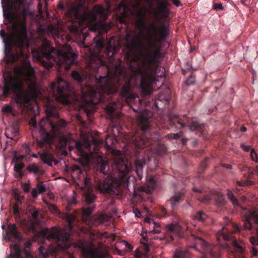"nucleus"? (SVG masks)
I'll return each instance as SVG.
<instances>
[{"label": "nucleus", "instance_id": "1", "mask_svg": "<svg viewBox=\"0 0 258 258\" xmlns=\"http://www.w3.org/2000/svg\"><path fill=\"white\" fill-rule=\"evenodd\" d=\"M95 48L90 51V59L87 64L89 74L74 70L72 78L78 83H82L87 79L93 77L95 87L86 85L81 87V98L83 107L88 115L93 113L95 109H89L87 106H94L99 102H104V94L109 95L116 93L117 87L114 84L115 80L119 76L123 77L124 72L120 64H117L113 57L117 49L103 36L94 38Z\"/></svg>", "mask_w": 258, "mask_h": 258}, {"label": "nucleus", "instance_id": "2", "mask_svg": "<svg viewBox=\"0 0 258 258\" xmlns=\"http://www.w3.org/2000/svg\"><path fill=\"white\" fill-rule=\"evenodd\" d=\"M147 30L148 47L140 40L134 44L142 59L137 73L141 76L139 89L143 97L150 95L153 92V85L157 80L159 59L162 57L161 43L165 42L169 35V27L165 24H162L158 28L155 23L151 22Z\"/></svg>", "mask_w": 258, "mask_h": 258}, {"label": "nucleus", "instance_id": "3", "mask_svg": "<svg viewBox=\"0 0 258 258\" xmlns=\"http://www.w3.org/2000/svg\"><path fill=\"white\" fill-rule=\"evenodd\" d=\"M59 108L48 100L45 105V111L48 118V121L50 125L53 134H51L44 131L40 139H36V144L40 148L48 149L51 148L55 136L59 137V144L62 148H66L68 146L70 151L76 149L78 154L82 157H87L91 153V146L93 144L94 148H97L103 144V140L93 138L92 140L85 139L83 141L75 142V146L70 145L72 141L70 137H66L62 134V131L65 128L67 122L63 119L53 121L52 119H58Z\"/></svg>", "mask_w": 258, "mask_h": 258}, {"label": "nucleus", "instance_id": "4", "mask_svg": "<svg viewBox=\"0 0 258 258\" xmlns=\"http://www.w3.org/2000/svg\"><path fill=\"white\" fill-rule=\"evenodd\" d=\"M115 139L114 137L107 135L105 138V146L113 156L112 168L117 172V176H113L109 170V166L107 161L102 159L98 162L97 170L104 176L106 175L103 181L95 179L97 189L102 193L111 194L115 192L121 188L128 186V174L131 170V167L128 165L127 161L121 156L120 151L113 149L111 145L114 143Z\"/></svg>", "mask_w": 258, "mask_h": 258}, {"label": "nucleus", "instance_id": "5", "mask_svg": "<svg viewBox=\"0 0 258 258\" xmlns=\"http://www.w3.org/2000/svg\"><path fill=\"white\" fill-rule=\"evenodd\" d=\"M22 2L23 0H7L6 4L3 6L4 18L12 24L16 31L7 35L5 30H0V36L3 39L5 45L8 49L7 61L9 63H13L24 56L23 49L27 39V29L25 25L23 24L17 29L16 22V12Z\"/></svg>", "mask_w": 258, "mask_h": 258}, {"label": "nucleus", "instance_id": "6", "mask_svg": "<svg viewBox=\"0 0 258 258\" xmlns=\"http://www.w3.org/2000/svg\"><path fill=\"white\" fill-rule=\"evenodd\" d=\"M37 61L46 69L56 66L58 72L62 69L68 71L70 66L75 63L77 55L72 52L71 47L67 44L62 46V50H57L52 46V42L43 39L41 46L32 50Z\"/></svg>", "mask_w": 258, "mask_h": 258}, {"label": "nucleus", "instance_id": "7", "mask_svg": "<svg viewBox=\"0 0 258 258\" xmlns=\"http://www.w3.org/2000/svg\"><path fill=\"white\" fill-rule=\"evenodd\" d=\"M40 234L44 238L49 241L52 240L55 243V246L49 244L47 248L43 246L39 248V253L44 258H46L49 255L56 254L60 250L68 249L71 246L69 233L62 232L55 227L51 229H43Z\"/></svg>", "mask_w": 258, "mask_h": 258}, {"label": "nucleus", "instance_id": "8", "mask_svg": "<svg viewBox=\"0 0 258 258\" xmlns=\"http://www.w3.org/2000/svg\"><path fill=\"white\" fill-rule=\"evenodd\" d=\"M143 112L137 117V124L141 128V135H137L132 138V140L135 145L139 148H144L153 145L158 140V135L155 132H151L150 114Z\"/></svg>", "mask_w": 258, "mask_h": 258}, {"label": "nucleus", "instance_id": "9", "mask_svg": "<svg viewBox=\"0 0 258 258\" xmlns=\"http://www.w3.org/2000/svg\"><path fill=\"white\" fill-rule=\"evenodd\" d=\"M240 232L239 227L232 222L229 221L216 234V238L219 243L221 240L230 241L232 247L229 251V254L234 258H244L243 247L232 236L233 233Z\"/></svg>", "mask_w": 258, "mask_h": 258}, {"label": "nucleus", "instance_id": "10", "mask_svg": "<svg viewBox=\"0 0 258 258\" xmlns=\"http://www.w3.org/2000/svg\"><path fill=\"white\" fill-rule=\"evenodd\" d=\"M72 174L76 176L79 179L84 182L83 197L88 207L83 208V214L84 216L89 217L92 213L94 206L92 205L95 199L96 196L93 194V188L89 184V179L87 177V173L84 167H81L79 165H74L72 167Z\"/></svg>", "mask_w": 258, "mask_h": 258}, {"label": "nucleus", "instance_id": "11", "mask_svg": "<svg viewBox=\"0 0 258 258\" xmlns=\"http://www.w3.org/2000/svg\"><path fill=\"white\" fill-rule=\"evenodd\" d=\"M23 82L18 77H13L10 74L8 80L4 78V87L3 95L5 97H8L11 92L16 95V102L22 107H25L29 104L30 100L28 96L23 92Z\"/></svg>", "mask_w": 258, "mask_h": 258}, {"label": "nucleus", "instance_id": "12", "mask_svg": "<svg viewBox=\"0 0 258 258\" xmlns=\"http://www.w3.org/2000/svg\"><path fill=\"white\" fill-rule=\"evenodd\" d=\"M50 90L54 99L63 104H70V98L74 92L70 84L61 78H58L56 82L51 83Z\"/></svg>", "mask_w": 258, "mask_h": 258}, {"label": "nucleus", "instance_id": "13", "mask_svg": "<svg viewBox=\"0 0 258 258\" xmlns=\"http://www.w3.org/2000/svg\"><path fill=\"white\" fill-rule=\"evenodd\" d=\"M243 226L245 229L251 230L255 229L256 234V237H251L250 241L252 245H258V227H254L252 226V222L258 225V211L248 210L246 212L244 217ZM252 258H258V249L255 247H252L250 250Z\"/></svg>", "mask_w": 258, "mask_h": 258}, {"label": "nucleus", "instance_id": "14", "mask_svg": "<svg viewBox=\"0 0 258 258\" xmlns=\"http://www.w3.org/2000/svg\"><path fill=\"white\" fill-rule=\"evenodd\" d=\"M58 8L62 11L66 10V15L70 18L80 20L83 18L82 12L85 8V1L74 0V2L69 3L67 8L62 3H59Z\"/></svg>", "mask_w": 258, "mask_h": 258}, {"label": "nucleus", "instance_id": "15", "mask_svg": "<svg viewBox=\"0 0 258 258\" xmlns=\"http://www.w3.org/2000/svg\"><path fill=\"white\" fill-rule=\"evenodd\" d=\"M170 123L178 128L187 126L190 130L198 131L201 134H203L206 129V125L204 124L200 123L199 122L189 118L186 115H183L182 117L175 116L174 118L170 120Z\"/></svg>", "mask_w": 258, "mask_h": 258}, {"label": "nucleus", "instance_id": "16", "mask_svg": "<svg viewBox=\"0 0 258 258\" xmlns=\"http://www.w3.org/2000/svg\"><path fill=\"white\" fill-rule=\"evenodd\" d=\"M189 239L194 243V245L190 246L191 247L197 249L202 253L209 254L213 257L217 256L218 248L216 246H213L207 242L202 238L200 234L196 235L192 234Z\"/></svg>", "mask_w": 258, "mask_h": 258}, {"label": "nucleus", "instance_id": "17", "mask_svg": "<svg viewBox=\"0 0 258 258\" xmlns=\"http://www.w3.org/2000/svg\"><path fill=\"white\" fill-rule=\"evenodd\" d=\"M120 96L122 101L126 103L132 102L137 98V95L132 90L131 84L129 80L126 81L122 86Z\"/></svg>", "mask_w": 258, "mask_h": 258}, {"label": "nucleus", "instance_id": "18", "mask_svg": "<svg viewBox=\"0 0 258 258\" xmlns=\"http://www.w3.org/2000/svg\"><path fill=\"white\" fill-rule=\"evenodd\" d=\"M185 196V192L183 190L179 191L175 193L169 200L167 201V204H169L172 209V213L173 214V211L177 207L179 204L182 202Z\"/></svg>", "mask_w": 258, "mask_h": 258}, {"label": "nucleus", "instance_id": "19", "mask_svg": "<svg viewBox=\"0 0 258 258\" xmlns=\"http://www.w3.org/2000/svg\"><path fill=\"white\" fill-rule=\"evenodd\" d=\"M170 90L167 88L163 92L160 93L156 97L155 101V105L157 108L161 106L162 104L164 105H167L170 102Z\"/></svg>", "mask_w": 258, "mask_h": 258}, {"label": "nucleus", "instance_id": "20", "mask_svg": "<svg viewBox=\"0 0 258 258\" xmlns=\"http://www.w3.org/2000/svg\"><path fill=\"white\" fill-rule=\"evenodd\" d=\"M11 248L12 252L10 258H30L31 257V254L28 250H21L17 244L14 245L13 247Z\"/></svg>", "mask_w": 258, "mask_h": 258}, {"label": "nucleus", "instance_id": "21", "mask_svg": "<svg viewBox=\"0 0 258 258\" xmlns=\"http://www.w3.org/2000/svg\"><path fill=\"white\" fill-rule=\"evenodd\" d=\"M157 5V10L158 13L163 18H167L169 14V10L168 7L170 6V4L168 0H155Z\"/></svg>", "mask_w": 258, "mask_h": 258}, {"label": "nucleus", "instance_id": "22", "mask_svg": "<svg viewBox=\"0 0 258 258\" xmlns=\"http://www.w3.org/2000/svg\"><path fill=\"white\" fill-rule=\"evenodd\" d=\"M167 232L170 236V241L174 240V236H181L182 228L178 224H171L167 227Z\"/></svg>", "mask_w": 258, "mask_h": 258}, {"label": "nucleus", "instance_id": "23", "mask_svg": "<svg viewBox=\"0 0 258 258\" xmlns=\"http://www.w3.org/2000/svg\"><path fill=\"white\" fill-rule=\"evenodd\" d=\"M84 253L87 258H104V252L97 248L86 249Z\"/></svg>", "mask_w": 258, "mask_h": 258}, {"label": "nucleus", "instance_id": "24", "mask_svg": "<svg viewBox=\"0 0 258 258\" xmlns=\"http://www.w3.org/2000/svg\"><path fill=\"white\" fill-rule=\"evenodd\" d=\"M26 81L27 83L28 84V90L30 94L33 97H37L39 93V90L36 85V82L30 79H28Z\"/></svg>", "mask_w": 258, "mask_h": 258}, {"label": "nucleus", "instance_id": "25", "mask_svg": "<svg viewBox=\"0 0 258 258\" xmlns=\"http://www.w3.org/2000/svg\"><path fill=\"white\" fill-rule=\"evenodd\" d=\"M77 214L75 211L73 213H69V211L64 214L63 218L67 221L69 229L72 230L73 228V223L76 221Z\"/></svg>", "mask_w": 258, "mask_h": 258}, {"label": "nucleus", "instance_id": "26", "mask_svg": "<svg viewBox=\"0 0 258 258\" xmlns=\"http://www.w3.org/2000/svg\"><path fill=\"white\" fill-rule=\"evenodd\" d=\"M146 161L144 159H136L135 160L136 172L138 175V178L141 180L143 177V168L145 165Z\"/></svg>", "mask_w": 258, "mask_h": 258}, {"label": "nucleus", "instance_id": "27", "mask_svg": "<svg viewBox=\"0 0 258 258\" xmlns=\"http://www.w3.org/2000/svg\"><path fill=\"white\" fill-rule=\"evenodd\" d=\"M9 232L11 236L18 241L22 240L21 233L17 230V226L15 224H10L8 226Z\"/></svg>", "mask_w": 258, "mask_h": 258}, {"label": "nucleus", "instance_id": "28", "mask_svg": "<svg viewBox=\"0 0 258 258\" xmlns=\"http://www.w3.org/2000/svg\"><path fill=\"white\" fill-rule=\"evenodd\" d=\"M27 170L29 172L33 173L36 176H41L44 174V171L39 168L35 163L29 165L27 167Z\"/></svg>", "mask_w": 258, "mask_h": 258}, {"label": "nucleus", "instance_id": "29", "mask_svg": "<svg viewBox=\"0 0 258 258\" xmlns=\"http://www.w3.org/2000/svg\"><path fill=\"white\" fill-rule=\"evenodd\" d=\"M46 191V186L41 182H39L36 185V188L32 189L31 194L34 198L38 197V194L44 193Z\"/></svg>", "mask_w": 258, "mask_h": 258}, {"label": "nucleus", "instance_id": "30", "mask_svg": "<svg viewBox=\"0 0 258 258\" xmlns=\"http://www.w3.org/2000/svg\"><path fill=\"white\" fill-rule=\"evenodd\" d=\"M39 154H40L41 161L44 163L47 164L48 166H51L52 156L50 153L47 152H43L42 153L39 152Z\"/></svg>", "mask_w": 258, "mask_h": 258}, {"label": "nucleus", "instance_id": "31", "mask_svg": "<svg viewBox=\"0 0 258 258\" xmlns=\"http://www.w3.org/2000/svg\"><path fill=\"white\" fill-rule=\"evenodd\" d=\"M138 16L139 18V19L137 22V26L141 29H143L145 28L146 26V22H145V18H146V13L142 11H140L138 13Z\"/></svg>", "mask_w": 258, "mask_h": 258}, {"label": "nucleus", "instance_id": "32", "mask_svg": "<svg viewBox=\"0 0 258 258\" xmlns=\"http://www.w3.org/2000/svg\"><path fill=\"white\" fill-rule=\"evenodd\" d=\"M146 221L149 222L150 224V227H152L153 229L150 231V233H160L161 232V228L160 225L154 221L153 220L146 219Z\"/></svg>", "mask_w": 258, "mask_h": 258}, {"label": "nucleus", "instance_id": "33", "mask_svg": "<svg viewBox=\"0 0 258 258\" xmlns=\"http://www.w3.org/2000/svg\"><path fill=\"white\" fill-rule=\"evenodd\" d=\"M194 219L200 222L205 221L208 218V215L203 211H199L192 216Z\"/></svg>", "mask_w": 258, "mask_h": 258}, {"label": "nucleus", "instance_id": "34", "mask_svg": "<svg viewBox=\"0 0 258 258\" xmlns=\"http://www.w3.org/2000/svg\"><path fill=\"white\" fill-rule=\"evenodd\" d=\"M98 220L101 223L105 224L107 222H109L111 221L112 216L106 214H102L99 216Z\"/></svg>", "mask_w": 258, "mask_h": 258}, {"label": "nucleus", "instance_id": "35", "mask_svg": "<svg viewBox=\"0 0 258 258\" xmlns=\"http://www.w3.org/2000/svg\"><path fill=\"white\" fill-rule=\"evenodd\" d=\"M167 152V148L164 145L158 144L156 147V153L159 156H162Z\"/></svg>", "mask_w": 258, "mask_h": 258}, {"label": "nucleus", "instance_id": "36", "mask_svg": "<svg viewBox=\"0 0 258 258\" xmlns=\"http://www.w3.org/2000/svg\"><path fill=\"white\" fill-rule=\"evenodd\" d=\"M100 27L101 29L100 33H107L111 28L112 25L110 23H101L100 25Z\"/></svg>", "mask_w": 258, "mask_h": 258}, {"label": "nucleus", "instance_id": "37", "mask_svg": "<svg viewBox=\"0 0 258 258\" xmlns=\"http://www.w3.org/2000/svg\"><path fill=\"white\" fill-rule=\"evenodd\" d=\"M187 253L186 250H182L177 249L175 251L173 257L174 258H184Z\"/></svg>", "mask_w": 258, "mask_h": 258}, {"label": "nucleus", "instance_id": "38", "mask_svg": "<svg viewBox=\"0 0 258 258\" xmlns=\"http://www.w3.org/2000/svg\"><path fill=\"white\" fill-rule=\"evenodd\" d=\"M227 196L228 199L234 205H238V200L235 197L232 191L228 190L227 192Z\"/></svg>", "mask_w": 258, "mask_h": 258}, {"label": "nucleus", "instance_id": "39", "mask_svg": "<svg viewBox=\"0 0 258 258\" xmlns=\"http://www.w3.org/2000/svg\"><path fill=\"white\" fill-rule=\"evenodd\" d=\"M24 166V164L22 163L16 164L14 166V170L19 174L20 177H22L24 175L22 172Z\"/></svg>", "mask_w": 258, "mask_h": 258}, {"label": "nucleus", "instance_id": "40", "mask_svg": "<svg viewBox=\"0 0 258 258\" xmlns=\"http://www.w3.org/2000/svg\"><path fill=\"white\" fill-rule=\"evenodd\" d=\"M4 113H10V114H14V109L13 108L12 106L6 104L2 109Z\"/></svg>", "mask_w": 258, "mask_h": 258}, {"label": "nucleus", "instance_id": "41", "mask_svg": "<svg viewBox=\"0 0 258 258\" xmlns=\"http://www.w3.org/2000/svg\"><path fill=\"white\" fill-rule=\"evenodd\" d=\"M7 130H10V133L12 134L13 135L17 136L19 134V127L17 125H15L10 128H8Z\"/></svg>", "mask_w": 258, "mask_h": 258}, {"label": "nucleus", "instance_id": "42", "mask_svg": "<svg viewBox=\"0 0 258 258\" xmlns=\"http://www.w3.org/2000/svg\"><path fill=\"white\" fill-rule=\"evenodd\" d=\"M250 157L251 160L255 163H258V158L256 152L253 149H251L250 152Z\"/></svg>", "mask_w": 258, "mask_h": 258}, {"label": "nucleus", "instance_id": "43", "mask_svg": "<svg viewBox=\"0 0 258 258\" xmlns=\"http://www.w3.org/2000/svg\"><path fill=\"white\" fill-rule=\"evenodd\" d=\"M195 81V77L192 75H190V76L187 79L186 83L187 85H191L194 84Z\"/></svg>", "mask_w": 258, "mask_h": 258}, {"label": "nucleus", "instance_id": "44", "mask_svg": "<svg viewBox=\"0 0 258 258\" xmlns=\"http://www.w3.org/2000/svg\"><path fill=\"white\" fill-rule=\"evenodd\" d=\"M216 200L219 206L223 205L225 204V199L224 196L222 195H219L218 196V199Z\"/></svg>", "mask_w": 258, "mask_h": 258}, {"label": "nucleus", "instance_id": "45", "mask_svg": "<svg viewBox=\"0 0 258 258\" xmlns=\"http://www.w3.org/2000/svg\"><path fill=\"white\" fill-rule=\"evenodd\" d=\"M198 200L202 203L207 204L210 202L211 198L209 196H206L204 197L198 198Z\"/></svg>", "mask_w": 258, "mask_h": 258}, {"label": "nucleus", "instance_id": "46", "mask_svg": "<svg viewBox=\"0 0 258 258\" xmlns=\"http://www.w3.org/2000/svg\"><path fill=\"white\" fill-rule=\"evenodd\" d=\"M10 130H6L5 132V135L7 138L13 140L17 141V138H15L16 136L13 135L12 134L10 133Z\"/></svg>", "mask_w": 258, "mask_h": 258}, {"label": "nucleus", "instance_id": "47", "mask_svg": "<svg viewBox=\"0 0 258 258\" xmlns=\"http://www.w3.org/2000/svg\"><path fill=\"white\" fill-rule=\"evenodd\" d=\"M31 216L33 219L37 220L39 216V212L38 210H34L31 211Z\"/></svg>", "mask_w": 258, "mask_h": 258}, {"label": "nucleus", "instance_id": "48", "mask_svg": "<svg viewBox=\"0 0 258 258\" xmlns=\"http://www.w3.org/2000/svg\"><path fill=\"white\" fill-rule=\"evenodd\" d=\"M213 9L215 10H223L224 8L221 3H215L213 5Z\"/></svg>", "mask_w": 258, "mask_h": 258}, {"label": "nucleus", "instance_id": "49", "mask_svg": "<svg viewBox=\"0 0 258 258\" xmlns=\"http://www.w3.org/2000/svg\"><path fill=\"white\" fill-rule=\"evenodd\" d=\"M80 23H79V26L72 25L70 27V29L72 31L76 33H78L80 31Z\"/></svg>", "mask_w": 258, "mask_h": 258}, {"label": "nucleus", "instance_id": "50", "mask_svg": "<svg viewBox=\"0 0 258 258\" xmlns=\"http://www.w3.org/2000/svg\"><path fill=\"white\" fill-rule=\"evenodd\" d=\"M106 109L107 110V111L110 114V115H112V114L114 113L115 110V108L114 106L110 105H108L106 107Z\"/></svg>", "mask_w": 258, "mask_h": 258}, {"label": "nucleus", "instance_id": "51", "mask_svg": "<svg viewBox=\"0 0 258 258\" xmlns=\"http://www.w3.org/2000/svg\"><path fill=\"white\" fill-rule=\"evenodd\" d=\"M13 213L14 214H18L19 213V208L18 203H15L13 206Z\"/></svg>", "mask_w": 258, "mask_h": 258}, {"label": "nucleus", "instance_id": "52", "mask_svg": "<svg viewBox=\"0 0 258 258\" xmlns=\"http://www.w3.org/2000/svg\"><path fill=\"white\" fill-rule=\"evenodd\" d=\"M123 244L125 246L126 249L128 251H131L133 249L132 245L126 241H122Z\"/></svg>", "mask_w": 258, "mask_h": 258}, {"label": "nucleus", "instance_id": "53", "mask_svg": "<svg viewBox=\"0 0 258 258\" xmlns=\"http://www.w3.org/2000/svg\"><path fill=\"white\" fill-rule=\"evenodd\" d=\"M180 135L178 133L171 134L169 135V138L170 139H178L180 137Z\"/></svg>", "mask_w": 258, "mask_h": 258}, {"label": "nucleus", "instance_id": "54", "mask_svg": "<svg viewBox=\"0 0 258 258\" xmlns=\"http://www.w3.org/2000/svg\"><path fill=\"white\" fill-rule=\"evenodd\" d=\"M161 216L162 217H166L169 216V214L167 212L166 209L164 207H162L161 208Z\"/></svg>", "mask_w": 258, "mask_h": 258}, {"label": "nucleus", "instance_id": "55", "mask_svg": "<svg viewBox=\"0 0 258 258\" xmlns=\"http://www.w3.org/2000/svg\"><path fill=\"white\" fill-rule=\"evenodd\" d=\"M241 148H242V149L245 151V152H248L250 150V146H247V145H245L243 144H242L241 145Z\"/></svg>", "mask_w": 258, "mask_h": 258}, {"label": "nucleus", "instance_id": "56", "mask_svg": "<svg viewBox=\"0 0 258 258\" xmlns=\"http://www.w3.org/2000/svg\"><path fill=\"white\" fill-rule=\"evenodd\" d=\"M30 124L33 127H35L36 126L37 121L35 119V117H33L31 119Z\"/></svg>", "mask_w": 258, "mask_h": 258}, {"label": "nucleus", "instance_id": "57", "mask_svg": "<svg viewBox=\"0 0 258 258\" xmlns=\"http://www.w3.org/2000/svg\"><path fill=\"white\" fill-rule=\"evenodd\" d=\"M15 199L17 201V203H21L22 200L23 199V197L18 194H16L15 196Z\"/></svg>", "mask_w": 258, "mask_h": 258}, {"label": "nucleus", "instance_id": "58", "mask_svg": "<svg viewBox=\"0 0 258 258\" xmlns=\"http://www.w3.org/2000/svg\"><path fill=\"white\" fill-rule=\"evenodd\" d=\"M240 170L241 171H246V170H248V172L250 173V174L251 175V170H250V168L247 167V166H242V167L240 168Z\"/></svg>", "mask_w": 258, "mask_h": 258}, {"label": "nucleus", "instance_id": "59", "mask_svg": "<svg viewBox=\"0 0 258 258\" xmlns=\"http://www.w3.org/2000/svg\"><path fill=\"white\" fill-rule=\"evenodd\" d=\"M206 160L207 159L202 161L200 165L201 168L203 169V170H204L207 167Z\"/></svg>", "mask_w": 258, "mask_h": 258}, {"label": "nucleus", "instance_id": "60", "mask_svg": "<svg viewBox=\"0 0 258 258\" xmlns=\"http://www.w3.org/2000/svg\"><path fill=\"white\" fill-rule=\"evenodd\" d=\"M172 3L176 7H179L181 5V3L179 0H172Z\"/></svg>", "mask_w": 258, "mask_h": 258}, {"label": "nucleus", "instance_id": "61", "mask_svg": "<svg viewBox=\"0 0 258 258\" xmlns=\"http://www.w3.org/2000/svg\"><path fill=\"white\" fill-rule=\"evenodd\" d=\"M24 148L25 149V152L27 154H29V152H30V149L29 147V146L28 145L25 144L24 145Z\"/></svg>", "mask_w": 258, "mask_h": 258}, {"label": "nucleus", "instance_id": "62", "mask_svg": "<svg viewBox=\"0 0 258 258\" xmlns=\"http://www.w3.org/2000/svg\"><path fill=\"white\" fill-rule=\"evenodd\" d=\"M150 183L151 185V187L152 188H154L155 187V181H154V180L153 178H151L150 179Z\"/></svg>", "mask_w": 258, "mask_h": 258}, {"label": "nucleus", "instance_id": "63", "mask_svg": "<svg viewBox=\"0 0 258 258\" xmlns=\"http://www.w3.org/2000/svg\"><path fill=\"white\" fill-rule=\"evenodd\" d=\"M254 173H256L258 175V165H256L255 167V168H254V170H251V175L254 174Z\"/></svg>", "mask_w": 258, "mask_h": 258}, {"label": "nucleus", "instance_id": "64", "mask_svg": "<svg viewBox=\"0 0 258 258\" xmlns=\"http://www.w3.org/2000/svg\"><path fill=\"white\" fill-rule=\"evenodd\" d=\"M28 69L29 75H32L34 73V70H33V69L32 68V67L31 66H29Z\"/></svg>", "mask_w": 258, "mask_h": 258}]
</instances>
